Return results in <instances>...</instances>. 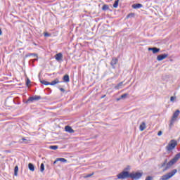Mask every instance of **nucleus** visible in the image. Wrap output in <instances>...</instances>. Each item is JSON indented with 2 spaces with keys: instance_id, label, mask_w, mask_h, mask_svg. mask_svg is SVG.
I'll list each match as a JSON object with an SVG mask.
<instances>
[{
  "instance_id": "f257e3e1",
  "label": "nucleus",
  "mask_w": 180,
  "mask_h": 180,
  "mask_svg": "<svg viewBox=\"0 0 180 180\" xmlns=\"http://www.w3.org/2000/svg\"><path fill=\"white\" fill-rule=\"evenodd\" d=\"M180 111L179 110H176L174 113L172 117V119L170 120V123L169 124V128L172 129L174 127V124H175V121L176 119H178V116H179Z\"/></svg>"
},
{
  "instance_id": "f03ea898",
  "label": "nucleus",
  "mask_w": 180,
  "mask_h": 180,
  "mask_svg": "<svg viewBox=\"0 0 180 180\" xmlns=\"http://www.w3.org/2000/svg\"><path fill=\"white\" fill-rule=\"evenodd\" d=\"M178 172L176 169L172 170L170 172L162 176L159 180H168L172 178L175 174Z\"/></svg>"
},
{
  "instance_id": "7ed1b4c3",
  "label": "nucleus",
  "mask_w": 180,
  "mask_h": 180,
  "mask_svg": "<svg viewBox=\"0 0 180 180\" xmlns=\"http://www.w3.org/2000/svg\"><path fill=\"white\" fill-rule=\"evenodd\" d=\"M176 146H178V143L176 142V141L172 139L170 141V143H169L168 146H166V150L167 151V153H171L172 150H174V148H175V147H176Z\"/></svg>"
},
{
  "instance_id": "20e7f679",
  "label": "nucleus",
  "mask_w": 180,
  "mask_h": 180,
  "mask_svg": "<svg viewBox=\"0 0 180 180\" xmlns=\"http://www.w3.org/2000/svg\"><path fill=\"white\" fill-rule=\"evenodd\" d=\"M118 179H127V178H130V172L124 170L121 173L117 175Z\"/></svg>"
},
{
  "instance_id": "39448f33",
  "label": "nucleus",
  "mask_w": 180,
  "mask_h": 180,
  "mask_svg": "<svg viewBox=\"0 0 180 180\" xmlns=\"http://www.w3.org/2000/svg\"><path fill=\"white\" fill-rule=\"evenodd\" d=\"M41 99V96H30L27 99V101L23 100L24 103H32L34 102V101H40Z\"/></svg>"
},
{
  "instance_id": "423d86ee",
  "label": "nucleus",
  "mask_w": 180,
  "mask_h": 180,
  "mask_svg": "<svg viewBox=\"0 0 180 180\" xmlns=\"http://www.w3.org/2000/svg\"><path fill=\"white\" fill-rule=\"evenodd\" d=\"M141 176H143V173L141 172H132V173H129V178H131V179H135V180H139L140 179V178H141Z\"/></svg>"
},
{
  "instance_id": "0eeeda50",
  "label": "nucleus",
  "mask_w": 180,
  "mask_h": 180,
  "mask_svg": "<svg viewBox=\"0 0 180 180\" xmlns=\"http://www.w3.org/2000/svg\"><path fill=\"white\" fill-rule=\"evenodd\" d=\"M41 84L44 85H56V84H60V80L58 79H56L55 80L52 81L51 82H49L46 80H40Z\"/></svg>"
},
{
  "instance_id": "6e6552de",
  "label": "nucleus",
  "mask_w": 180,
  "mask_h": 180,
  "mask_svg": "<svg viewBox=\"0 0 180 180\" xmlns=\"http://www.w3.org/2000/svg\"><path fill=\"white\" fill-rule=\"evenodd\" d=\"M167 57H168V53L160 54L157 56V60L158 61H162V60H165Z\"/></svg>"
},
{
  "instance_id": "1a4fd4ad",
  "label": "nucleus",
  "mask_w": 180,
  "mask_h": 180,
  "mask_svg": "<svg viewBox=\"0 0 180 180\" xmlns=\"http://www.w3.org/2000/svg\"><path fill=\"white\" fill-rule=\"evenodd\" d=\"M118 62H119V60L117 59V58H112L110 62V65L112 68H116L115 65L116 64H117Z\"/></svg>"
},
{
  "instance_id": "9d476101",
  "label": "nucleus",
  "mask_w": 180,
  "mask_h": 180,
  "mask_svg": "<svg viewBox=\"0 0 180 180\" xmlns=\"http://www.w3.org/2000/svg\"><path fill=\"white\" fill-rule=\"evenodd\" d=\"M148 51H153V54H157V53H160V48L157 47H152V48H148Z\"/></svg>"
},
{
  "instance_id": "9b49d317",
  "label": "nucleus",
  "mask_w": 180,
  "mask_h": 180,
  "mask_svg": "<svg viewBox=\"0 0 180 180\" xmlns=\"http://www.w3.org/2000/svg\"><path fill=\"white\" fill-rule=\"evenodd\" d=\"M56 61H63V53H58L55 56Z\"/></svg>"
},
{
  "instance_id": "f8f14e48",
  "label": "nucleus",
  "mask_w": 180,
  "mask_h": 180,
  "mask_svg": "<svg viewBox=\"0 0 180 180\" xmlns=\"http://www.w3.org/2000/svg\"><path fill=\"white\" fill-rule=\"evenodd\" d=\"M58 161H60V162H67V159L64 158H58L56 160L53 162V165L57 164Z\"/></svg>"
},
{
  "instance_id": "ddd939ff",
  "label": "nucleus",
  "mask_w": 180,
  "mask_h": 180,
  "mask_svg": "<svg viewBox=\"0 0 180 180\" xmlns=\"http://www.w3.org/2000/svg\"><path fill=\"white\" fill-rule=\"evenodd\" d=\"M65 130L68 133H70V134L75 133V131H74V129H72V128L68 125L65 127Z\"/></svg>"
},
{
  "instance_id": "4468645a",
  "label": "nucleus",
  "mask_w": 180,
  "mask_h": 180,
  "mask_svg": "<svg viewBox=\"0 0 180 180\" xmlns=\"http://www.w3.org/2000/svg\"><path fill=\"white\" fill-rule=\"evenodd\" d=\"M132 8H134V9H140V8H143V4H135L132 5Z\"/></svg>"
},
{
  "instance_id": "2eb2a0df",
  "label": "nucleus",
  "mask_w": 180,
  "mask_h": 180,
  "mask_svg": "<svg viewBox=\"0 0 180 180\" xmlns=\"http://www.w3.org/2000/svg\"><path fill=\"white\" fill-rule=\"evenodd\" d=\"M29 141H30V140H27L25 138H22L19 140V143H24V144H27V143H29Z\"/></svg>"
},
{
  "instance_id": "dca6fc26",
  "label": "nucleus",
  "mask_w": 180,
  "mask_h": 180,
  "mask_svg": "<svg viewBox=\"0 0 180 180\" xmlns=\"http://www.w3.org/2000/svg\"><path fill=\"white\" fill-rule=\"evenodd\" d=\"M167 164H168V160L165 159V161L163 162H162V164L160 165H159V168H164V167H167Z\"/></svg>"
},
{
  "instance_id": "f3484780",
  "label": "nucleus",
  "mask_w": 180,
  "mask_h": 180,
  "mask_svg": "<svg viewBox=\"0 0 180 180\" xmlns=\"http://www.w3.org/2000/svg\"><path fill=\"white\" fill-rule=\"evenodd\" d=\"M146 129V122H143L141 124L139 127V130L141 131H143V130Z\"/></svg>"
},
{
  "instance_id": "a211bd4d",
  "label": "nucleus",
  "mask_w": 180,
  "mask_h": 180,
  "mask_svg": "<svg viewBox=\"0 0 180 180\" xmlns=\"http://www.w3.org/2000/svg\"><path fill=\"white\" fill-rule=\"evenodd\" d=\"M28 168H29L30 171H32L33 172L34 171V165L32 163H29Z\"/></svg>"
},
{
  "instance_id": "6ab92c4d",
  "label": "nucleus",
  "mask_w": 180,
  "mask_h": 180,
  "mask_svg": "<svg viewBox=\"0 0 180 180\" xmlns=\"http://www.w3.org/2000/svg\"><path fill=\"white\" fill-rule=\"evenodd\" d=\"M63 79L64 82H68L70 81V76L68 75H65L63 76Z\"/></svg>"
},
{
  "instance_id": "aec40b11",
  "label": "nucleus",
  "mask_w": 180,
  "mask_h": 180,
  "mask_svg": "<svg viewBox=\"0 0 180 180\" xmlns=\"http://www.w3.org/2000/svg\"><path fill=\"white\" fill-rule=\"evenodd\" d=\"M18 172H19V167L15 166L14 168V175L18 176Z\"/></svg>"
},
{
  "instance_id": "412c9836",
  "label": "nucleus",
  "mask_w": 180,
  "mask_h": 180,
  "mask_svg": "<svg viewBox=\"0 0 180 180\" xmlns=\"http://www.w3.org/2000/svg\"><path fill=\"white\" fill-rule=\"evenodd\" d=\"M103 11H109V6L108 4H104L102 7Z\"/></svg>"
},
{
  "instance_id": "4be33fe9",
  "label": "nucleus",
  "mask_w": 180,
  "mask_h": 180,
  "mask_svg": "<svg viewBox=\"0 0 180 180\" xmlns=\"http://www.w3.org/2000/svg\"><path fill=\"white\" fill-rule=\"evenodd\" d=\"M112 6L113 8H117L119 6V0H115Z\"/></svg>"
},
{
  "instance_id": "5701e85b",
  "label": "nucleus",
  "mask_w": 180,
  "mask_h": 180,
  "mask_svg": "<svg viewBox=\"0 0 180 180\" xmlns=\"http://www.w3.org/2000/svg\"><path fill=\"white\" fill-rule=\"evenodd\" d=\"M122 85H123V82H120L117 86H115V89H120Z\"/></svg>"
},
{
  "instance_id": "b1692460",
  "label": "nucleus",
  "mask_w": 180,
  "mask_h": 180,
  "mask_svg": "<svg viewBox=\"0 0 180 180\" xmlns=\"http://www.w3.org/2000/svg\"><path fill=\"white\" fill-rule=\"evenodd\" d=\"M50 150H57L58 148V146H49Z\"/></svg>"
},
{
  "instance_id": "393cba45",
  "label": "nucleus",
  "mask_w": 180,
  "mask_h": 180,
  "mask_svg": "<svg viewBox=\"0 0 180 180\" xmlns=\"http://www.w3.org/2000/svg\"><path fill=\"white\" fill-rule=\"evenodd\" d=\"M127 96H129V94H127V93L124 94L121 96V99H126V98H127Z\"/></svg>"
},
{
  "instance_id": "a878e982",
  "label": "nucleus",
  "mask_w": 180,
  "mask_h": 180,
  "mask_svg": "<svg viewBox=\"0 0 180 180\" xmlns=\"http://www.w3.org/2000/svg\"><path fill=\"white\" fill-rule=\"evenodd\" d=\"M30 56H34V57H37V53H28L25 56V57H30Z\"/></svg>"
},
{
  "instance_id": "bb28decb",
  "label": "nucleus",
  "mask_w": 180,
  "mask_h": 180,
  "mask_svg": "<svg viewBox=\"0 0 180 180\" xmlns=\"http://www.w3.org/2000/svg\"><path fill=\"white\" fill-rule=\"evenodd\" d=\"M40 171H41V172H43L44 171V163L41 164Z\"/></svg>"
},
{
  "instance_id": "cd10ccee",
  "label": "nucleus",
  "mask_w": 180,
  "mask_h": 180,
  "mask_svg": "<svg viewBox=\"0 0 180 180\" xmlns=\"http://www.w3.org/2000/svg\"><path fill=\"white\" fill-rule=\"evenodd\" d=\"M175 99H176V97H175V96H171L170 97V101L171 102H174Z\"/></svg>"
},
{
  "instance_id": "c85d7f7f",
  "label": "nucleus",
  "mask_w": 180,
  "mask_h": 180,
  "mask_svg": "<svg viewBox=\"0 0 180 180\" xmlns=\"http://www.w3.org/2000/svg\"><path fill=\"white\" fill-rule=\"evenodd\" d=\"M26 85L27 86H29V85H30V79H29V78L27 79Z\"/></svg>"
},
{
  "instance_id": "c756f323",
  "label": "nucleus",
  "mask_w": 180,
  "mask_h": 180,
  "mask_svg": "<svg viewBox=\"0 0 180 180\" xmlns=\"http://www.w3.org/2000/svg\"><path fill=\"white\" fill-rule=\"evenodd\" d=\"M133 16H134V13H130L127 16V19H129V18H131Z\"/></svg>"
},
{
  "instance_id": "7c9ffc66",
  "label": "nucleus",
  "mask_w": 180,
  "mask_h": 180,
  "mask_svg": "<svg viewBox=\"0 0 180 180\" xmlns=\"http://www.w3.org/2000/svg\"><path fill=\"white\" fill-rule=\"evenodd\" d=\"M146 180H153V176H148L146 178Z\"/></svg>"
},
{
  "instance_id": "2f4dec72",
  "label": "nucleus",
  "mask_w": 180,
  "mask_h": 180,
  "mask_svg": "<svg viewBox=\"0 0 180 180\" xmlns=\"http://www.w3.org/2000/svg\"><path fill=\"white\" fill-rule=\"evenodd\" d=\"M44 37H50V34H49V32H45L44 33Z\"/></svg>"
},
{
  "instance_id": "473e14b6",
  "label": "nucleus",
  "mask_w": 180,
  "mask_h": 180,
  "mask_svg": "<svg viewBox=\"0 0 180 180\" xmlns=\"http://www.w3.org/2000/svg\"><path fill=\"white\" fill-rule=\"evenodd\" d=\"M92 175H94V173H93V174H87V175L86 176V178H91V176H92Z\"/></svg>"
},
{
  "instance_id": "72a5a7b5",
  "label": "nucleus",
  "mask_w": 180,
  "mask_h": 180,
  "mask_svg": "<svg viewBox=\"0 0 180 180\" xmlns=\"http://www.w3.org/2000/svg\"><path fill=\"white\" fill-rule=\"evenodd\" d=\"M162 131H159L158 133V136H162Z\"/></svg>"
},
{
  "instance_id": "f704fd0d",
  "label": "nucleus",
  "mask_w": 180,
  "mask_h": 180,
  "mask_svg": "<svg viewBox=\"0 0 180 180\" xmlns=\"http://www.w3.org/2000/svg\"><path fill=\"white\" fill-rule=\"evenodd\" d=\"M59 89L61 92H65V89H64V88H60Z\"/></svg>"
},
{
  "instance_id": "c9c22d12",
  "label": "nucleus",
  "mask_w": 180,
  "mask_h": 180,
  "mask_svg": "<svg viewBox=\"0 0 180 180\" xmlns=\"http://www.w3.org/2000/svg\"><path fill=\"white\" fill-rule=\"evenodd\" d=\"M130 169V166H127L125 169L124 171H129Z\"/></svg>"
},
{
  "instance_id": "e433bc0d",
  "label": "nucleus",
  "mask_w": 180,
  "mask_h": 180,
  "mask_svg": "<svg viewBox=\"0 0 180 180\" xmlns=\"http://www.w3.org/2000/svg\"><path fill=\"white\" fill-rule=\"evenodd\" d=\"M2 34V30L0 28V36Z\"/></svg>"
},
{
  "instance_id": "4c0bfd02",
  "label": "nucleus",
  "mask_w": 180,
  "mask_h": 180,
  "mask_svg": "<svg viewBox=\"0 0 180 180\" xmlns=\"http://www.w3.org/2000/svg\"><path fill=\"white\" fill-rule=\"evenodd\" d=\"M120 99H122L121 96H120V98H117V101H120Z\"/></svg>"
},
{
  "instance_id": "58836bf2",
  "label": "nucleus",
  "mask_w": 180,
  "mask_h": 180,
  "mask_svg": "<svg viewBox=\"0 0 180 180\" xmlns=\"http://www.w3.org/2000/svg\"><path fill=\"white\" fill-rule=\"evenodd\" d=\"M37 58H35V59H34V60H32V61H37Z\"/></svg>"
},
{
  "instance_id": "ea45409f",
  "label": "nucleus",
  "mask_w": 180,
  "mask_h": 180,
  "mask_svg": "<svg viewBox=\"0 0 180 180\" xmlns=\"http://www.w3.org/2000/svg\"><path fill=\"white\" fill-rule=\"evenodd\" d=\"M105 96H106V95H103L101 98L103 99V98H105Z\"/></svg>"
},
{
  "instance_id": "a19ab883",
  "label": "nucleus",
  "mask_w": 180,
  "mask_h": 180,
  "mask_svg": "<svg viewBox=\"0 0 180 180\" xmlns=\"http://www.w3.org/2000/svg\"><path fill=\"white\" fill-rule=\"evenodd\" d=\"M13 103L16 104V101L15 100L13 101Z\"/></svg>"
},
{
  "instance_id": "79ce46f5",
  "label": "nucleus",
  "mask_w": 180,
  "mask_h": 180,
  "mask_svg": "<svg viewBox=\"0 0 180 180\" xmlns=\"http://www.w3.org/2000/svg\"><path fill=\"white\" fill-rule=\"evenodd\" d=\"M20 102H18V105H20Z\"/></svg>"
}]
</instances>
